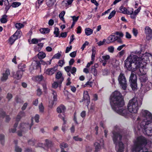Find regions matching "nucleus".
Listing matches in <instances>:
<instances>
[{
    "instance_id": "nucleus-1",
    "label": "nucleus",
    "mask_w": 152,
    "mask_h": 152,
    "mask_svg": "<svg viewBox=\"0 0 152 152\" xmlns=\"http://www.w3.org/2000/svg\"><path fill=\"white\" fill-rule=\"evenodd\" d=\"M110 103L114 110L123 116L126 115L128 112L124 106V102L121 94L118 91H115L111 95Z\"/></svg>"
},
{
    "instance_id": "nucleus-2",
    "label": "nucleus",
    "mask_w": 152,
    "mask_h": 152,
    "mask_svg": "<svg viewBox=\"0 0 152 152\" xmlns=\"http://www.w3.org/2000/svg\"><path fill=\"white\" fill-rule=\"evenodd\" d=\"M141 115L142 117V121L140 124L137 126L136 129L140 130L142 129L143 133L148 136L152 135V115L148 111H142Z\"/></svg>"
},
{
    "instance_id": "nucleus-3",
    "label": "nucleus",
    "mask_w": 152,
    "mask_h": 152,
    "mask_svg": "<svg viewBox=\"0 0 152 152\" xmlns=\"http://www.w3.org/2000/svg\"><path fill=\"white\" fill-rule=\"evenodd\" d=\"M140 58L136 55L131 54L125 61V66L129 70L135 71L140 66Z\"/></svg>"
},
{
    "instance_id": "nucleus-4",
    "label": "nucleus",
    "mask_w": 152,
    "mask_h": 152,
    "mask_svg": "<svg viewBox=\"0 0 152 152\" xmlns=\"http://www.w3.org/2000/svg\"><path fill=\"white\" fill-rule=\"evenodd\" d=\"M134 142L132 148L133 152H149L148 149L145 146L147 140L144 137L141 136L137 137Z\"/></svg>"
},
{
    "instance_id": "nucleus-5",
    "label": "nucleus",
    "mask_w": 152,
    "mask_h": 152,
    "mask_svg": "<svg viewBox=\"0 0 152 152\" xmlns=\"http://www.w3.org/2000/svg\"><path fill=\"white\" fill-rule=\"evenodd\" d=\"M142 104V101L137 98H134L129 101L127 105L129 111L131 113H137Z\"/></svg>"
},
{
    "instance_id": "nucleus-6",
    "label": "nucleus",
    "mask_w": 152,
    "mask_h": 152,
    "mask_svg": "<svg viewBox=\"0 0 152 152\" xmlns=\"http://www.w3.org/2000/svg\"><path fill=\"white\" fill-rule=\"evenodd\" d=\"M112 138L114 144L118 148L117 152H123L124 149V144L121 141L122 136L118 132L117 129L113 132Z\"/></svg>"
},
{
    "instance_id": "nucleus-7",
    "label": "nucleus",
    "mask_w": 152,
    "mask_h": 152,
    "mask_svg": "<svg viewBox=\"0 0 152 152\" xmlns=\"http://www.w3.org/2000/svg\"><path fill=\"white\" fill-rule=\"evenodd\" d=\"M32 121L30 124L23 123L20 124L19 127V130L18 131V134L19 136H21L23 134L27 131L28 129H30L31 126L33 125V118L31 119Z\"/></svg>"
},
{
    "instance_id": "nucleus-8",
    "label": "nucleus",
    "mask_w": 152,
    "mask_h": 152,
    "mask_svg": "<svg viewBox=\"0 0 152 152\" xmlns=\"http://www.w3.org/2000/svg\"><path fill=\"white\" fill-rule=\"evenodd\" d=\"M118 79L121 86L123 89L125 90L127 86V83L124 75L121 73L118 77Z\"/></svg>"
},
{
    "instance_id": "nucleus-9",
    "label": "nucleus",
    "mask_w": 152,
    "mask_h": 152,
    "mask_svg": "<svg viewBox=\"0 0 152 152\" xmlns=\"http://www.w3.org/2000/svg\"><path fill=\"white\" fill-rule=\"evenodd\" d=\"M23 66V68H25L26 65L24 64H21L18 66L19 70H18L16 72H13V77L17 80L20 79L22 76L23 72L25 71L24 70L21 69H22L21 66Z\"/></svg>"
},
{
    "instance_id": "nucleus-10",
    "label": "nucleus",
    "mask_w": 152,
    "mask_h": 152,
    "mask_svg": "<svg viewBox=\"0 0 152 152\" xmlns=\"http://www.w3.org/2000/svg\"><path fill=\"white\" fill-rule=\"evenodd\" d=\"M95 150L94 152L99 151L102 148L104 147V140L101 139L100 140H97L94 144Z\"/></svg>"
},
{
    "instance_id": "nucleus-11",
    "label": "nucleus",
    "mask_w": 152,
    "mask_h": 152,
    "mask_svg": "<svg viewBox=\"0 0 152 152\" xmlns=\"http://www.w3.org/2000/svg\"><path fill=\"white\" fill-rule=\"evenodd\" d=\"M57 69V67H54L52 68H48L47 69L45 72L48 75H51L53 74L56 71Z\"/></svg>"
},
{
    "instance_id": "nucleus-12",
    "label": "nucleus",
    "mask_w": 152,
    "mask_h": 152,
    "mask_svg": "<svg viewBox=\"0 0 152 152\" xmlns=\"http://www.w3.org/2000/svg\"><path fill=\"white\" fill-rule=\"evenodd\" d=\"M121 12L124 14H130L132 13V8L126 9L123 6H121L119 8Z\"/></svg>"
},
{
    "instance_id": "nucleus-13",
    "label": "nucleus",
    "mask_w": 152,
    "mask_h": 152,
    "mask_svg": "<svg viewBox=\"0 0 152 152\" xmlns=\"http://www.w3.org/2000/svg\"><path fill=\"white\" fill-rule=\"evenodd\" d=\"M145 33L147 37H149L151 39L152 37V30L149 27L146 26L145 28Z\"/></svg>"
},
{
    "instance_id": "nucleus-14",
    "label": "nucleus",
    "mask_w": 152,
    "mask_h": 152,
    "mask_svg": "<svg viewBox=\"0 0 152 152\" xmlns=\"http://www.w3.org/2000/svg\"><path fill=\"white\" fill-rule=\"evenodd\" d=\"M10 72L9 69H7L4 73L2 74V76L1 78V81L3 82L6 81L8 79V76L10 75Z\"/></svg>"
},
{
    "instance_id": "nucleus-15",
    "label": "nucleus",
    "mask_w": 152,
    "mask_h": 152,
    "mask_svg": "<svg viewBox=\"0 0 152 152\" xmlns=\"http://www.w3.org/2000/svg\"><path fill=\"white\" fill-rule=\"evenodd\" d=\"M117 36H116L115 34H113L110 35L107 38V43L113 42L117 40Z\"/></svg>"
},
{
    "instance_id": "nucleus-16",
    "label": "nucleus",
    "mask_w": 152,
    "mask_h": 152,
    "mask_svg": "<svg viewBox=\"0 0 152 152\" xmlns=\"http://www.w3.org/2000/svg\"><path fill=\"white\" fill-rule=\"evenodd\" d=\"M83 99L85 102H86L88 105L90 102V98L87 91L84 92Z\"/></svg>"
},
{
    "instance_id": "nucleus-17",
    "label": "nucleus",
    "mask_w": 152,
    "mask_h": 152,
    "mask_svg": "<svg viewBox=\"0 0 152 152\" xmlns=\"http://www.w3.org/2000/svg\"><path fill=\"white\" fill-rule=\"evenodd\" d=\"M56 78L57 79L59 80V83H61L63 81L64 78L62 77V74L61 72H58L56 75Z\"/></svg>"
},
{
    "instance_id": "nucleus-18",
    "label": "nucleus",
    "mask_w": 152,
    "mask_h": 152,
    "mask_svg": "<svg viewBox=\"0 0 152 152\" xmlns=\"http://www.w3.org/2000/svg\"><path fill=\"white\" fill-rule=\"evenodd\" d=\"M32 66H33L34 69L40 67V62L39 61L34 60V61L32 62Z\"/></svg>"
},
{
    "instance_id": "nucleus-19",
    "label": "nucleus",
    "mask_w": 152,
    "mask_h": 152,
    "mask_svg": "<svg viewBox=\"0 0 152 152\" xmlns=\"http://www.w3.org/2000/svg\"><path fill=\"white\" fill-rule=\"evenodd\" d=\"M133 72L132 71L130 77L129 81L130 82L137 81L136 75L133 73Z\"/></svg>"
},
{
    "instance_id": "nucleus-20",
    "label": "nucleus",
    "mask_w": 152,
    "mask_h": 152,
    "mask_svg": "<svg viewBox=\"0 0 152 152\" xmlns=\"http://www.w3.org/2000/svg\"><path fill=\"white\" fill-rule=\"evenodd\" d=\"M65 109V107L63 105H61L57 108V111L58 113H61L64 112Z\"/></svg>"
},
{
    "instance_id": "nucleus-21",
    "label": "nucleus",
    "mask_w": 152,
    "mask_h": 152,
    "mask_svg": "<svg viewBox=\"0 0 152 152\" xmlns=\"http://www.w3.org/2000/svg\"><path fill=\"white\" fill-rule=\"evenodd\" d=\"M65 14V11H62L59 15V17L60 19L63 21L64 23H65V21L64 20V16Z\"/></svg>"
},
{
    "instance_id": "nucleus-22",
    "label": "nucleus",
    "mask_w": 152,
    "mask_h": 152,
    "mask_svg": "<svg viewBox=\"0 0 152 152\" xmlns=\"http://www.w3.org/2000/svg\"><path fill=\"white\" fill-rule=\"evenodd\" d=\"M85 34L87 36H89L91 35L93 32V30L89 28H85Z\"/></svg>"
},
{
    "instance_id": "nucleus-23",
    "label": "nucleus",
    "mask_w": 152,
    "mask_h": 152,
    "mask_svg": "<svg viewBox=\"0 0 152 152\" xmlns=\"http://www.w3.org/2000/svg\"><path fill=\"white\" fill-rule=\"evenodd\" d=\"M131 87L133 91L137 90V81L130 82Z\"/></svg>"
},
{
    "instance_id": "nucleus-24",
    "label": "nucleus",
    "mask_w": 152,
    "mask_h": 152,
    "mask_svg": "<svg viewBox=\"0 0 152 152\" xmlns=\"http://www.w3.org/2000/svg\"><path fill=\"white\" fill-rule=\"evenodd\" d=\"M140 80L142 82H145L147 80V76L146 74H144L140 76Z\"/></svg>"
},
{
    "instance_id": "nucleus-25",
    "label": "nucleus",
    "mask_w": 152,
    "mask_h": 152,
    "mask_svg": "<svg viewBox=\"0 0 152 152\" xmlns=\"http://www.w3.org/2000/svg\"><path fill=\"white\" fill-rule=\"evenodd\" d=\"M40 32L42 34H47L50 31V29L48 28H42L39 30Z\"/></svg>"
},
{
    "instance_id": "nucleus-26",
    "label": "nucleus",
    "mask_w": 152,
    "mask_h": 152,
    "mask_svg": "<svg viewBox=\"0 0 152 152\" xmlns=\"http://www.w3.org/2000/svg\"><path fill=\"white\" fill-rule=\"evenodd\" d=\"M21 35V32L20 31H17L13 35L17 39L20 37Z\"/></svg>"
},
{
    "instance_id": "nucleus-27",
    "label": "nucleus",
    "mask_w": 152,
    "mask_h": 152,
    "mask_svg": "<svg viewBox=\"0 0 152 152\" xmlns=\"http://www.w3.org/2000/svg\"><path fill=\"white\" fill-rule=\"evenodd\" d=\"M7 16L6 15H4L0 19V21L2 23H6L7 21Z\"/></svg>"
},
{
    "instance_id": "nucleus-28",
    "label": "nucleus",
    "mask_w": 152,
    "mask_h": 152,
    "mask_svg": "<svg viewBox=\"0 0 152 152\" xmlns=\"http://www.w3.org/2000/svg\"><path fill=\"white\" fill-rule=\"evenodd\" d=\"M39 58L42 59L46 57L45 54L43 52H40L37 54Z\"/></svg>"
},
{
    "instance_id": "nucleus-29",
    "label": "nucleus",
    "mask_w": 152,
    "mask_h": 152,
    "mask_svg": "<svg viewBox=\"0 0 152 152\" xmlns=\"http://www.w3.org/2000/svg\"><path fill=\"white\" fill-rule=\"evenodd\" d=\"M17 39L16 38L12 35L10 39H9V41L10 43L11 44H12L15 40Z\"/></svg>"
},
{
    "instance_id": "nucleus-30",
    "label": "nucleus",
    "mask_w": 152,
    "mask_h": 152,
    "mask_svg": "<svg viewBox=\"0 0 152 152\" xmlns=\"http://www.w3.org/2000/svg\"><path fill=\"white\" fill-rule=\"evenodd\" d=\"M59 29L58 28L55 27L54 28V34L55 35V37H58L59 32Z\"/></svg>"
},
{
    "instance_id": "nucleus-31",
    "label": "nucleus",
    "mask_w": 152,
    "mask_h": 152,
    "mask_svg": "<svg viewBox=\"0 0 152 152\" xmlns=\"http://www.w3.org/2000/svg\"><path fill=\"white\" fill-rule=\"evenodd\" d=\"M34 78L36 81L38 82H40L43 80V77L42 75H41L36 76L34 77Z\"/></svg>"
},
{
    "instance_id": "nucleus-32",
    "label": "nucleus",
    "mask_w": 152,
    "mask_h": 152,
    "mask_svg": "<svg viewBox=\"0 0 152 152\" xmlns=\"http://www.w3.org/2000/svg\"><path fill=\"white\" fill-rule=\"evenodd\" d=\"M24 26V25L23 24L20 23H18L15 24V27L18 29H20L23 27Z\"/></svg>"
},
{
    "instance_id": "nucleus-33",
    "label": "nucleus",
    "mask_w": 152,
    "mask_h": 152,
    "mask_svg": "<svg viewBox=\"0 0 152 152\" xmlns=\"http://www.w3.org/2000/svg\"><path fill=\"white\" fill-rule=\"evenodd\" d=\"M39 112L41 113H43L44 111V107L43 105L41 103L39 106Z\"/></svg>"
},
{
    "instance_id": "nucleus-34",
    "label": "nucleus",
    "mask_w": 152,
    "mask_h": 152,
    "mask_svg": "<svg viewBox=\"0 0 152 152\" xmlns=\"http://www.w3.org/2000/svg\"><path fill=\"white\" fill-rule=\"evenodd\" d=\"M21 5V3L18 2H14L12 3V6L13 7H18Z\"/></svg>"
},
{
    "instance_id": "nucleus-35",
    "label": "nucleus",
    "mask_w": 152,
    "mask_h": 152,
    "mask_svg": "<svg viewBox=\"0 0 152 152\" xmlns=\"http://www.w3.org/2000/svg\"><path fill=\"white\" fill-rule=\"evenodd\" d=\"M116 11L114 10L110 14L108 17V19H111L115 15Z\"/></svg>"
},
{
    "instance_id": "nucleus-36",
    "label": "nucleus",
    "mask_w": 152,
    "mask_h": 152,
    "mask_svg": "<svg viewBox=\"0 0 152 152\" xmlns=\"http://www.w3.org/2000/svg\"><path fill=\"white\" fill-rule=\"evenodd\" d=\"M128 15H131L130 17L132 19H135L137 16V15L133 12V8H132V13L130 14H128Z\"/></svg>"
},
{
    "instance_id": "nucleus-37",
    "label": "nucleus",
    "mask_w": 152,
    "mask_h": 152,
    "mask_svg": "<svg viewBox=\"0 0 152 152\" xmlns=\"http://www.w3.org/2000/svg\"><path fill=\"white\" fill-rule=\"evenodd\" d=\"M61 55V54L59 53H57L54 55L52 59H53L54 58H56L59 59L60 58Z\"/></svg>"
},
{
    "instance_id": "nucleus-38",
    "label": "nucleus",
    "mask_w": 152,
    "mask_h": 152,
    "mask_svg": "<svg viewBox=\"0 0 152 152\" xmlns=\"http://www.w3.org/2000/svg\"><path fill=\"white\" fill-rule=\"evenodd\" d=\"M60 146L61 148V150H64V148H67L68 147V145L66 143H62L60 145Z\"/></svg>"
},
{
    "instance_id": "nucleus-39",
    "label": "nucleus",
    "mask_w": 152,
    "mask_h": 152,
    "mask_svg": "<svg viewBox=\"0 0 152 152\" xmlns=\"http://www.w3.org/2000/svg\"><path fill=\"white\" fill-rule=\"evenodd\" d=\"M18 124V123L17 122L15 123L14 126V128L11 129L10 131V132L14 133L16 130V129H15V128L17 126Z\"/></svg>"
},
{
    "instance_id": "nucleus-40",
    "label": "nucleus",
    "mask_w": 152,
    "mask_h": 152,
    "mask_svg": "<svg viewBox=\"0 0 152 152\" xmlns=\"http://www.w3.org/2000/svg\"><path fill=\"white\" fill-rule=\"evenodd\" d=\"M65 63V62L64 59L59 60L58 62L59 66L61 67H62L63 66Z\"/></svg>"
},
{
    "instance_id": "nucleus-41",
    "label": "nucleus",
    "mask_w": 152,
    "mask_h": 152,
    "mask_svg": "<svg viewBox=\"0 0 152 152\" xmlns=\"http://www.w3.org/2000/svg\"><path fill=\"white\" fill-rule=\"evenodd\" d=\"M71 17L72 19L73 22L76 23L78 19L79 16L77 17H76L75 16H71Z\"/></svg>"
},
{
    "instance_id": "nucleus-42",
    "label": "nucleus",
    "mask_w": 152,
    "mask_h": 152,
    "mask_svg": "<svg viewBox=\"0 0 152 152\" xmlns=\"http://www.w3.org/2000/svg\"><path fill=\"white\" fill-rule=\"evenodd\" d=\"M113 34L119 35V37L120 38L123 37L124 36V34L122 32L118 31L116 32L113 33Z\"/></svg>"
},
{
    "instance_id": "nucleus-43",
    "label": "nucleus",
    "mask_w": 152,
    "mask_h": 152,
    "mask_svg": "<svg viewBox=\"0 0 152 152\" xmlns=\"http://www.w3.org/2000/svg\"><path fill=\"white\" fill-rule=\"evenodd\" d=\"M91 71L93 75L96 76L97 75V71L96 69L91 67Z\"/></svg>"
},
{
    "instance_id": "nucleus-44",
    "label": "nucleus",
    "mask_w": 152,
    "mask_h": 152,
    "mask_svg": "<svg viewBox=\"0 0 152 152\" xmlns=\"http://www.w3.org/2000/svg\"><path fill=\"white\" fill-rule=\"evenodd\" d=\"M106 39H103L102 41H100L99 42H97V44L99 46H101L102 45H103L104 43L106 42Z\"/></svg>"
},
{
    "instance_id": "nucleus-45",
    "label": "nucleus",
    "mask_w": 152,
    "mask_h": 152,
    "mask_svg": "<svg viewBox=\"0 0 152 152\" xmlns=\"http://www.w3.org/2000/svg\"><path fill=\"white\" fill-rule=\"evenodd\" d=\"M103 61H107L110 58V56L109 55L103 56L102 57Z\"/></svg>"
},
{
    "instance_id": "nucleus-46",
    "label": "nucleus",
    "mask_w": 152,
    "mask_h": 152,
    "mask_svg": "<svg viewBox=\"0 0 152 152\" xmlns=\"http://www.w3.org/2000/svg\"><path fill=\"white\" fill-rule=\"evenodd\" d=\"M4 136L3 134L0 135V140L2 144H4Z\"/></svg>"
},
{
    "instance_id": "nucleus-47",
    "label": "nucleus",
    "mask_w": 152,
    "mask_h": 152,
    "mask_svg": "<svg viewBox=\"0 0 152 152\" xmlns=\"http://www.w3.org/2000/svg\"><path fill=\"white\" fill-rule=\"evenodd\" d=\"M52 94H53V99L54 101H56L57 100V93H56L55 91H52Z\"/></svg>"
},
{
    "instance_id": "nucleus-48",
    "label": "nucleus",
    "mask_w": 152,
    "mask_h": 152,
    "mask_svg": "<svg viewBox=\"0 0 152 152\" xmlns=\"http://www.w3.org/2000/svg\"><path fill=\"white\" fill-rule=\"evenodd\" d=\"M12 98V95L11 93H8L7 94L6 98L8 99V101H10Z\"/></svg>"
},
{
    "instance_id": "nucleus-49",
    "label": "nucleus",
    "mask_w": 152,
    "mask_h": 152,
    "mask_svg": "<svg viewBox=\"0 0 152 152\" xmlns=\"http://www.w3.org/2000/svg\"><path fill=\"white\" fill-rule=\"evenodd\" d=\"M114 47L113 46H110L108 48V50L109 52L113 53L114 52Z\"/></svg>"
},
{
    "instance_id": "nucleus-50",
    "label": "nucleus",
    "mask_w": 152,
    "mask_h": 152,
    "mask_svg": "<svg viewBox=\"0 0 152 152\" xmlns=\"http://www.w3.org/2000/svg\"><path fill=\"white\" fill-rule=\"evenodd\" d=\"M40 41L39 39H38L36 38H33L31 40V42L33 44H36L39 41Z\"/></svg>"
},
{
    "instance_id": "nucleus-51",
    "label": "nucleus",
    "mask_w": 152,
    "mask_h": 152,
    "mask_svg": "<svg viewBox=\"0 0 152 152\" xmlns=\"http://www.w3.org/2000/svg\"><path fill=\"white\" fill-rule=\"evenodd\" d=\"M76 71V69L75 67H73L72 69H71L70 72L71 73L73 74L74 75Z\"/></svg>"
},
{
    "instance_id": "nucleus-52",
    "label": "nucleus",
    "mask_w": 152,
    "mask_h": 152,
    "mask_svg": "<svg viewBox=\"0 0 152 152\" xmlns=\"http://www.w3.org/2000/svg\"><path fill=\"white\" fill-rule=\"evenodd\" d=\"M89 43L87 41H86L85 43L83 44L82 47L81 48V49L83 51L85 48L86 47V45H88Z\"/></svg>"
},
{
    "instance_id": "nucleus-53",
    "label": "nucleus",
    "mask_w": 152,
    "mask_h": 152,
    "mask_svg": "<svg viewBox=\"0 0 152 152\" xmlns=\"http://www.w3.org/2000/svg\"><path fill=\"white\" fill-rule=\"evenodd\" d=\"M15 151L16 152H21L22 149L18 146H16L15 147Z\"/></svg>"
},
{
    "instance_id": "nucleus-54",
    "label": "nucleus",
    "mask_w": 152,
    "mask_h": 152,
    "mask_svg": "<svg viewBox=\"0 0 152 152\" xmlns=\"http://www.w3.org/2000/svg\"><path fill=\"white\" fill-rule=\"evenodd\" d=\"M76 55V51H73L72 53H71L70 54V56L74 58L75 57Z\"/></svg>"
},
{
    "instance_id": "nucleus-55",
    "label": "nucleus",
    "mask_w": 152,
    "mask_h": 152,
    "mask_svg": "<svg viewBox=\"0 0 152 152\" xmlns=\"http://www.w3.org/2000/svg\"><path fill=\"white\" fill-rule=\"evenodd\" d=\"M141 10V7H139L137 9L135 10L133 12L135 13V14H136L137 15L139 13V12L140 11V10Z\"/></svg>"
},
{
    "instance_id": "nucleus-56",
    "label": "nucleus",
    "mask_w": 152,
    "mask_h": 152,
    "mask_svg": "<svg viewBox=\"0 0 152 152\" xmlns=\"http://www.w3.org/2000/svg\"><path fill=\"white\" fill-rule=\"evenodd\" d=\"M71 68V66H68L64 67L65 70L67 72H70Z\"/></svg>"
},
{
    "instance_id": "nucleus-57",
    "label": "nucleus",
    "mask_w": 152,
    "mask_h": 152,
    "mask_svg": "<svg viewBox=\"0 0 152 152\" xmlns=\"http://www.w3.org/2000/svg\"><path fill=\"white\" fill-rule=\"evenodd\" d=\"M39 115L37 114L34 117V119L36 122L38 123L39 122Z\"/></svg>"
},
{
    "instance_id": "nucleus-58",
    "label": "nucleus",
    "mask_w": 152,
    "mask_h": 152,
    "mask_svg": "<svg viewBox=\"0 0 152 152\" xmlns=\"http://www.w3.org/2000/svg\"><path fill=\"white\" fill-rule=\"evenodd\" d=\"M73 138L76 141H81L82 140V139L81 138L78 137L77 136L74 137Z\"/></svg>"
},
{
    "instance_id": "nucleus-59",
    "label": "nucleus",
    "mask_w": 152,
    "mask_h": 152,
    "mask_svg": "<svg viewBox=\"0 0 152 152\" xmlns=\"http://www.w3.org/2000/svg\"><path fill=\"white\" fill-rule=\"evenodd\" d=\"M42 94V91L41 89L38 88L37 90V94L39 96H40Z\"/></svg>"
},
{
    "instance_id": "nucleus-60",
    "label": "nucleus",
    "mask_w": 152,
    "mask_h": 152,
    "mask_svg": "<svg viewBox=\"0 0 152 152\" xmlns=\"http://www.w3.org/2000/svg\"><path fill=\"white\" fill-rule=\"evenodd\" d=\"M52 86L53 88H56L58 87V83L57 82H55L53 83Z\"/></svg>"
},
{
    "instance_id": "nucleus-61",
    "label": "nucleus",
    "mask_w": 152,
    "mask_h": 152,
    "mask_svg": "<svg viewBox=\"0 0 152 152\" xmlns=\"http://www.w3.org/2000/svg\"><path fill=\"white\" fill-rule=\"evenodd\" d=\"M132 32L134 36H136L137 35L138 33L137 30V29L135 28H133L132 30Z\"/></svg>"
},
{
    "instance_id": "nucleus-62",
    "label": "nucleus",
    "mask_w": 152,
    "mask_h": 152,
    "mask_svg": "<svg viewBox=\"0 0 152 152\" xmlns=\"http://www.w3.org/2000/svg\"><path fill=\"white\" fill-rule=\"evenodd\" d=\"M117 38L116 41H117V42L118 43L120 44H122L123 43V41L121 38L118 36H117Z\"/></svg>"
},
{
    "instance_id": "nucleus-63",
    "label": "nucleus",
    "mask_w": 152,
    "mask_h": 152,
    "mask_svg": "<svg viewBox=\"0 0 152 152\" xmlns=\"http://www.w3.org/2000/svg\"><path fill=\"white\" fill-rule=\"evenodd\" d=\"M5 115V113L2 110H0V115L3 118L4 117Z\"/></svg>"
},
{
    "instance_id": "nucleus-64",
    "label": "nucleus",
    "mask_w": 152,
    "mask_h": 152,
    "mask_svg": "<svg viewBox=\"0 0 152 152\" xmlns=\"http://www.w3.org/2000/svg\"><path fill=\"white\" fill-rule=\"evenodd\" d=\"M72 48V46H70V47H67L66 48L65 53H68L69 51L71 50Z\"/></svg>"
}]
</instances>
